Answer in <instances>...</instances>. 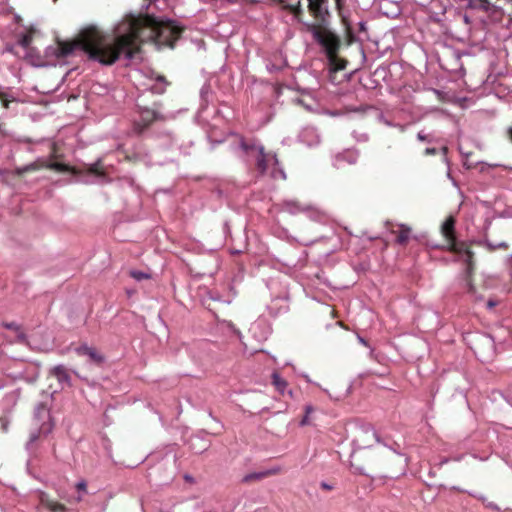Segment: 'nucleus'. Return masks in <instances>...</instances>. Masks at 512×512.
Listing matches in <instances>:
<instances>
[{
    "label": "nucleus",
    "mask_w": 512,
    "mask_h": 512,
    "mask_svg": "<svg viewBox=\"0 0 512 512\" xmlns=\"http://www.w3.org/2000/svg\"><path fill=\"white\" fill-rule=\"evenodd\" d=\"M151 3L143 4L138 14L129 13L126 21L118 27L112 42L105 41L95 29L83 30L75 42L58 41L56 46L46 48V56L65 59L76 50L85 52L89 59L102 65H112L123 55L128 61L135 59L139 48L137 42H153L174 47L183 32V27L169 18L149 14Z\"/></svg>",
    "instance_id": "f257e3e1"
},
{
    "label": "nucleus",
    "mask_w": 512,
    "mask_h": 512,
    "mask_svg": "<svg viewBox=\"0 0 512 512\" xmlns=\"http://www.w3.org/2000/svg\"><path fill=\"white\" fill-rule=\"evenodd\" d=\"M456 219L454 216H448L440 227V232L444 240L442 248L458 255L466 264L465 286L467 292L475 294V286L472 282L474 270V253L470 245L465 241H458L456 238Z\"/></svg>",
    "instance_id": "f03ea898"
},
{
    "label": "nucleus",
    "mask_w": 512,
    "mask_h": 512,
    "mask_svg": "<svg viewBox=\"0 0 512 512\" xmlns=\"http://www.w3.org/2000/svg\"><path fill=\"white\" fill-rule=\"evenodd\" d=\"M170 117L163 111L161 102L155 101L151 106L136 103L131 122V134L136 137H147L154 123L166 121Z\"/></svg>",
    "instance_id": "7ed1b4c3"
},
{
    "label": "nucleus",
    "mask_w": 512,
    "mask_h": 512,
    "mask_svg": "<svg viewBox=\"0 0 512 512\" xmlns=\"http://www.w3.org/2000/svg\"><path fill=\"white\" fill-rule=\"evenodd\" d=\"M350 43V39L343 43L339 35L324 25V19L322 18V51L327 59L328 69L331 74L346 69L348 60L341 54V51L344 47H348Z\"/></svg>",
    "instance_id": "20e7f679"
},
{
    "label": "nucleus",
    "mask_w": 512,
    "mask_h": 512,
    "mask_svg": "<svg viewBox=\"0 0 512 512\" xmlns=\"http://www.w3.org/2000/svg\"><path fill=\"white\" fill-rule=\"evenodd\" d=\"M35 419L39 424V428L30 433L29 439L25 444V450L29 454L30 457L36 455L37 451V443L41 435L47 436L54 428V423L52 421L50 410L45 403H39L35 408L34 413Z\"/></svg>",
    "instance_id": "39448f33"
},
{
    "label": "nucleus",
    "mask_w": 512,
    "mask_h": 512,
    "mask_svg": "<svg viewBox=\"0 0 512 512\" xmlns=\"http://www.w3.org/2000/svg\"><path fill=\"white\" fill-rule=\"evenodd\" d=\"M231 150L239 157L251 156L257 153L259 147H263L260 141L252 136L246 137L235 134L230 142Z\"/></svg>",
    "instance_id": "423d86ee"
},
{
    "label": "nucleus",
    "mask_w": 512,
    "mask_h": 512,
    "mask_svg": "<svg viewBox=\"0 0 512 512\" xmlns=\"http://www.w3.org/2000/svg\"><path fill=\"white\" fill-rule=\"evenodd\" d=\"M281 210L291 215L302 213L313 221H318L320 218V211L316 206L297 200H284L281 203Z\"/></svg>",
    "instance_id": "0eeeda50"
},
{
    "label": "nucleus",
    "mask_w": 512,
    "mask_h": 512,
    "mask_svg": "<svg viewBox=\"0 0 512 512\" xmlns=\"http://www.w3.org/2000/svg\"><path fill=\"white\" fill-rule=\"evenodd\" d=\"M148 478L151 482H154L155 485L162 486L169 484L173 480L174 473L168 461L162 460L149 467Z\"/></svg>",
    "instance_id": "6e6552de"
},
{
    "label": "nucleus",
    "mask_w": 512,
    "mask_h": 512,
    "mask_svg": "<svg viewBox=\"0 0 512 512\" xmlns=\"http://www.w3.org/2000/svg\"><path fill=\"white\" fill-rule=\"evenodd\" d=\"M249 331L257 341L261 342L268 338L272 329L265 318L259 317L251 324Z\"/></svg>",
    "instance_id": "1a4fd4ad"
},
{
    "label": "nucleus",
    "mask_w": 512,
    "mask_h": 512,
    "mask_svg": "<svg viewBox=\"0 0 512 512\" xmlns=\"http://www.w3.org/2000/svg\"><path fill=\"white\" fill-rule=\"evenodd\" d=\"M79 356L88 358V362L100 366L104 363L105 357L96 348L87 344H82L75 349Z\"/></svg>",
    "instance_id": "9d476101"
},
{
    "label": "nucleus",
    "mask_w": 512,
    "mask_h": 512,
    "mask_svg": "<svg viewBox=\"0 0 512 512\" xmlns=\"http://www.w3.org/2000/svg\"><path fill=\"white\" fill-rule=\"evenodd\" d=\"M209 433L201 431L198 434L191 437L189 446L195 454H201L208 450L210 447Z\"/></svg>",
    "instance_id": "9b49d317"
},
{
    "label": "nucleus",
    "mask_w": 512,
    "mask_h": 512,
    "mask_svg": "<svg viewBox=\"0 0 512 512\" xmlns=\"http://www.w3.org/2000/svg\"><path fill=\"white\" fill-rule=\"evenodd\" d=\"M319 139L318 129L315 126H306L299 135V140L308 147L317 146Z\"/></svg>",
    "instance_id": "f8f14e48"
},
{
    "label": "nucleus",
    "mask_w": 512,
    "mask_h": 512,
    "mask_svg": "<svg viewBox=\"0 0 512 512\" xmlns=\"http://www.w3.org/2000/svg\"><path fill=\"white\" fill-rule=\"evenodd\" d=\"M272 155L273 153L265 151L264 146L259 147V150L256 155V168L261 175H264L267 172L269 163L272 161Z\"/></svg>",
    "instance_id": "ddd939ff"
},
{
    "label": "nucleus",
    "mask_w": 512,
    "mask_h": 512,
    "mask_svg": "<svg viewBox=\"0 0 512 512\" xmlns=\"http://www.w3.org/2000/svg\"><path fill=\"white\" fill-rule=\"evenodd\" d=\"M314 277L315 279H307V281L303 284V289L307 296L311 297L313 300L318 302L320 301V292L317 287L318 280L320 278L319 270L314 273Z\"/></svg>",
    "instance_id": "4468645a"
},
{
    "label": "nucleus",
    "mask_w": 512,
    "mask_h": 512,
    "mask_svg": "<svg viewBox=\"0 0 512 512\" xmlns=\"http://www.w3.org/2000/svg\"><path fill=\"white\" fill-rule=\"evenodd\" d=\"M296 103L303 106L309 112L317 113L320 108V103L317 99L310 95V92H304L301 98L296 99Z\"/></svg>",
    "instance_id": "2eb2a0df"
},
{
    "label": "nucleus",
    "mask_w": 512,
    "mask_h": 512,
    "mask_svg": "<svg viewBox=\"0 0 512 512\" xmlns=\"http://www.w3.org/2000/svg\"><path fill=\"white\" fill-rule=\"evenodd\" d=\"M0 136H2L3 138L10 139L12 141L18 142V143H27V144L35 143V141L33 139H31L30 137L20 136L11 130H8L5 127V124L1 123V122H0Z\"/></svg>",
    "instance_id": "dca6fc26"
},
{
    "label": "nucleus",
    "mask_w": 512,
    "mask_h": 512,
    "mask_svg": "<svg viewBox=\"0 0 512 512\" xmlns=\"http://www.w3.org/2000/svg\"><path fill=\"white\" fill-rule=\"evenodd\" d=\"M288 298V294L284 293L282 297H277L276 299H273L271 305L268 306L269 313L272 316H277L279 314L286 313L289 310V305L287 303L278 305V302H287Z\"/></svg>",
    "instance_id": "f3484780"
},
{
    "label": "nucleus",
    "mask_w": 512,
    "mask_h": 512,
    "mask_svg": "<svg viewBox=\"0 0 512 512\" xmlns=\"http://www.w3.org/2000/svg\"><path fill=\"white\" fill-rule=\"evenodd\" d=\"M51 375H53L54 377H56V379L58 380V382L62 385L66 384L67 386H71V377L68 373V370L66 369V367L64 365H57V366H54L51 371H50Z\"/></svg>",
    "instance_id": "a211bd4d"
},
{
    "label": "nucleus",
    "mask_w": 512,
    "mask_h": 512,
    "mask_svg": "<svg viewBox=\"0 0 512 512\" xmlns=\"http://www.w3.org/2000/svg\"><path fill=\"white\" fill-rule=\"evenodd\" d=\"M45 165H46V160L43 158H38L36 161H34L32 163H29V164L21 166V167H17L15 169V174L17 176H22L25 173L37 171L41 168H44Z\"/></svg>",
    "instance_id": "6ab92c4d"
},
{
    "label": "nucleus",
    "mask_w": 512,
    "mask_h": 512,
    "mask_svg": "<svg viewBox=\"0 0 512 512\" xmlns=\"http://www.w3.org/2000/svg\"><path fill=\"white\" fill-rule=\"evenodd\" d=\"M500 0H474L471 4L474 8H479L486 12H497L500 9L498 2Z\"/></svg>",
    "instance_id": "aec40b11"
},
{
    "label": "nucleus",
    "mask_w": 512,
    "mask_h": 512,
    "mask_svg": "<svg viewBox=\"0 0 512 512\" xmlns=\"http://www.w3.org/2000/svg\"><path fill=\"white\" fill-rule=\"evenodd\" d=\"M391 233L396 234L398 244L405 246L410 239L411 228L405 224H399L398 230H391Z\"/></svg>",
    "instance_id": "412c9836"
},
{
    "label": "nucleus",
    "mask_w": 512,
    "mask_h": 512,
    "mask_svg": "<svg viewBox=\"0 0 512 512\" xmlns=\"http://www.w3.org/2000/svg\"><path fill=\"white\" fill-rule=\"evenodd\" d=\"M271 160H272L271 161V163H272L271 177L273 179L285 180L287 177L286 173H285L284 168L281 165V163L275 153H273V155L271 156Z\"/></svg>",
    "instance_id": "4be33fe9"
},
{
    "label": "nucleus",
    "mask_w": 512,
    "mask_h": 512,
    "mask_svg": "<svg viewBox=\"0 0 512 512\" xmlns=\"http://www.w3.org/2000/svg\"><path fill=\"white\" fill-rule=\"evenodd\" d=\"M325 391L328 393V395L335 399V400H340L342 398H345L348 394V391H349V386L347 383H342L340 385V387H337V388H334V387H331V388H327L325 389Z\"/></svg>",
    "instance_id": "5701e85b"
},
{
    "label": "nucleus",
    "mask_w": 512,
    "mask_h": 512,
    "mask_svg": "<svg viewBox=\"0 0 512 512\" xmlns=\"http://www.w3.org/2000/svg\"><path fill=\"white\" fill-rule=\"evenodd\" d=\"M213 92L211 85L205 83L200 89V107L206 109L209 102L212 100Z\"/></svg>",
    "instance_id": "b1692460"
},
{
    "label": "nucleus",
    "mask_w": 512,
    "mask_h": 512,
    "mask_svg": "<svg viewBox=\"0 0 512 512\" xmlns=\"http://www.w3.org/2000/svg\"><path fill=\"white\" fill-rule=\"evenodd\" d=\"M88 172L91 173L92 175L95 176V178H97V181L98 182H106L107 181V178L104 174V171H103V168H102V163L100 160L96 161L95 163L93 164H90L88 166Z\"/></svg>",
    "instance_id": "393cba45"
},
{
    "label": "nucleus",
    "mask_w": 512,
    "mask_h": 512,
    "mask_svg": "<svg viewBox=\"0 0 512 512\" xmlns=\"http://www.w3.org/2000/svg\"><path fill=\"white\" fill-rule=\"evenodd\" d=\"M303 29L312 35L313 40L320 44V24L318 23H303Z\"/></svg>",
    "instance_id": "a878e982"
},
{
    "label": "nucleus",
    "mask_w": 512,
    "mask_h": 512,
    "mask_svg": "<svg viewBox=\"0 0 512 512\" xmlns=\"http://www.w3.org/2000/svg\"><path fill=\"white\" fill-rule=\"evenodd\" d=\"M273 472L271 470H265V471H259V472H252V473H249V474H246L243 479H242V482L244 483H250V482H253V481H259V480H262L264 479L265 477L271 475Z\"/></svg>",
    "instance_id": "bb28decb"
},
{
    "label": "nucleus",
    "mask_w": 512,
    "mask_h": 512,
    "mask_svg": "<svg viewBox=\"0 0 512 512\" xmlns=\"http://www.w3.org/2000/svg\"><path fill=\"white\" fill-rule=\"evenodd\" d=\"M168 82L166 81L164 76H158L156 79V83L151 87L152 93L155 94H163L166 90V86Z\"/></svg>",
    "instance_id": "cd10ccee"
},
{
    "label": "nucleus",
    "mask_w": 512,
    "mask_h": 512,
    "mask_svg": "<svg viewBox=\"0 0 512 512\" xmlns=\"http://www.w3.org/2000/svg\"><path fill=\"white\" fill-rule=\"evenodd\" d=\"M0 101L2 106L6 109L9 108V103L16 101V98L10 93L9 89L5 90L0 86Z\"/></svg>",
    "instance_id": "c85d7f7f"
},
{
    "label": "nucleus",
    "mask_w": 512,
    "mask_h": 512,
    "mask_svg": "<svg viewBox=\"0 0 512 512\" xmlns=\"http://www.w3.org/2000/svg\"><path fill=\"white\" fill-rule=\"evenodd\" d=\"M272 383L280 393H284L287 382L276 372L272 374Z\"/></svg>",
    "instance_id": "c756f323"
},
{
    "label": "nucleus",
    "mask_w": 512,
    "mask_h": 512,
    "mask_svg": "<svg viewBox=\"0 0 512 512\" xmlns=\"http://www.w3.org/2000/svg\"><path fill=\"white\" fill-rule=\"evenodd\" d=\"M308 8L317 20L320 17V0H308Z\"/></svg>",
    "instance_id": "7c9ffc66"
},
{
    "label": "nucleus",
    "mask_w": 512,
    "mask_h": 512,
    "mask_svg": "<svg viewBox=\"0 0 512 512\" xmlns=\"http://www.w3.org/2000/svg\"><path fill=\"white\" fill-rule=\"evenodd\" d=\"M31 42H32V36L27 33L20 34L18 37V40H17V44L24 49L29 48Z\"/></svg>",
    "instance_id": "2f4dec72"
},
{
    "label": "nucleus",
    "mask_w": 512,
    "mask_h": 512,
    "mask_svg": "<svg viewBox=\"0 0 512 512\" xmlns=\"http://www.w3.org/2000/svg\"><path fill=\"white\" fill-rule=\"evenodd\" d=\"M44 168H49L51 170H55V171H59V172L66 171L65 164L59 163V162L47 161V160H46V165L44 166Z\"/></svg>",
    "instance_id": "473e14b6"
},
{
    "label": "nucleus",
    "mask_w": 512,
    "mask_h": 512,
    "mask_svg": "<svg viewBox=\"0 0 512 512\" xmlns=\"http://www.w3.org/2000/svg\"><path fill=\"white\" fill-rule=\"evenodd\" d=\"M76 489L79 493L77 497H76V501L77 502H80L82 500V494H86L87 493V483L85 480H81L79 481L77 484H76Z\"/></svg>",
    "instance_id": "72a5a7b5"
},
{
    "label": "nucleus",
    "mask_w": 512,
    "mask_h": 512,
    "mask_svg": "<svg viewBox=\"0 0 512 512\" xmlns=\"http://www.w3.org/2000/svg\"><path fill=\"white\" fill-rule=\"evenodd\" d=\"M313 411H314V408H313L312 405H306L305 406V414H304L303 418L300 421V426H305V425H309L310 424L309 415Z\"/></svg>",
    "instance_id": "f704fd0d"
},
{
    "label": "nucleus",
    "mask_w": 512,
    "mask_h": 512,
    "mask_svg": "<svg viewBox=\"0 0 512 512\" xmlns=\"http://www.w3.org/2000/svg\"><path fill=\"white\" fill-rule=\"evenodd\" d=\"M131 276L136 279L137 281H141L143 279H148L149 275L142 271H132Z\"/></svg>",
    "instance_id": "c9c22d12"
},
{
    "label": "nucleus",
    "mask_w": 512,
    "mask_h": 512,
    "mask_svg": "<svg viewBox=\"0 0 512 512\" xmlns=\"http://www.w3.org/2000/svg\"><path fill=\"white\" fill-rule=\"evenodd\" d=\"M48 507L53 512H65V507L59 503L50 502Z\"/></svg>",
    "instance_id": "e433bc0d"
},
{
    "label": "nucleus",
    "mask_w": 512,
    "mask_h": 512,
    "mask_svg": "<svg viewBox=\"0 0 512 512\" xmlns=\"http://www.w3.org/2000/svg\"><path fill=\"white\" fill-rule=\"evenodd\" d=\"M3 326L8 329V330H13V331H18L19 330V325L16 323V322H8V323H4Z\"/></svg>",
    "instance_id": "4c0bfd02"
},
{
    "label": "nucleus",
    "mask_w": 512,
    "mask_h": 512,
    "mask_svg": "<svg viewBox=\"0 0 512 512\" xmlns=\"http://www.w3.org/2000/svg\"><path fill=\"white\" fill-rule=\"evenodd\" d=\"M417 138H418V140H420V141L431 142V137H430V135H428V134H424L423 132H419V133L417 134Z\"/></svg>",
    "instance_id": "58836bf2"
},
{
    "label": "nucleus",
    "mask_w": 512,
    "mask_h": 512,
    "mask_svg": "<svg viewBox=\"0 0 512 512\" xmlns=\"http://www.w3.org/2000/svg\"><path fill=\"white\" fill-rule=\"evenodd\" d=\"M163 135L167 138L169 145L172 146L175 142V137H174L173 133L165 132Z\"/></svg>",
    "instance_id": "ea45409f"
},
{
    "label": "nucleus",
    "mask_w": 512,
    "mask_h": 512,
    "mask_svg": "<svg viewBox=\"0 0 512 512\" xmlns=\"http://www.w3.org/2000/svg\"><path fill=\"white\" fill-rule=\"evenodd\" d=\"M326 310L331 315L332 318L336 317L337 312L332 306L326 305Z\"/></svg>",
    "instance_id": "a19ab883"
},
{
    "label": "nucleus",
    "mask_w": 512,
    "mask_h": 512,
    "mask_svg": "<svg viewBox=\"0 0 512 512\" xmlns=\"http://www.w3.org/2000/svg\"><path fill=\"white\" fill-rule=\"evenodd\" d=\"M424 154L425 155H436L437 150H436V148H426L424 151Z\"/></svg>",
    "instance_id": "79ce46f5"
},
{
    "label": "nucleus",
    "mask_w": 512,
    "mask_h": 512,
    "mask_svg": "<svg viewBox=\"0 0 512 512\" xmlns=\"http://www.w3.org/2000/svg\"><path fill=\"white\" fill-rule=\"evenodd\" d=\"M507 137L512 142V126L507 129Z\"/></svg>",
    "instance_id": "37998d69"
},
{
    "label": "nucleus",
    "mask_w": 512,
    "mask_h": 512,
    "mask_svg": "<svg viewBox=\"0 0 512 512\" xmlns=\"http://www.w3.org/2000/svg\"><path fill=\"white\" fill-rule=\"evenodd\" d=\"M25 339H26V335L24 333L18 334V340L19 341H24Z\"/></svg>",
    "instance_id": "c03bdc74"
},
{
    "label": "nucleus",
    "mask_w": 512,
    "mask_h": 512,
    "mask_svg": "<svg viewBox=\"0 0 512 512\" xmlns=\"http://www.w3.org/2000/svg\"><path fill=\"white\" fill-rule=\"evenodd\" d=\"M268 69L270 71H277L279 68L276 65L272 64L271 66H268Z\"/></svg>",
    "instance_id": "a18cd8bd"
},
{
    "label": "nucleus",
    "mask_w": 512,
    "mask_h": 512,
    "mask_svg": "<svg viewBox=\"0 0 512 512\" xmlns=\"http://www.w3.org/2000/svg\"><path fill=\"white\" fill-rule=\"evenodd\" d=\"M184 478H185V480H186V481H189V482H192V481H193V477H192V476H190V475H185V477H184Z\"/></svg>",
    "instance_id": "49530a36"
},
{
    "label": "nucleus",
    "mask_w": 512,
    "mask_h": 512,
    "mask_svg": "<svg viewBox=\"0 0 512 512\" xmlns=\"http://www.w3.org/2000/svg\"><path fill=\"white\" fill-rule=\"evenodd\" d=\"M322 488H325V489H331V487H330V486H328V485H326V484H324V483H322Z\"/></svg>",
    "instance_id": "de8ad7c7"
},
{
    "label": "nucleus",
    "mask_w": 512,
    "mask_h": 512,
    "mask_svg": "<svg viewBox=\"0 0 512 512\" xmlns=\"http://www.w3.org/2000/svg\"><path fill=\"white\" fill-rule=\"evenodd\" d=\"M7 51H9V52L13 53V52H14V49H13V47H7Z\"/></svg>",
    "instance_id": "09e8293b"
},
{
    "label": "nucleus",
    "mask_w": 512,
    "mask_h": 512,
    "mask_svg": "<svg viewBox=\"0 0 512 512\" xmlns=\"http://www.w3.org/2000/svg\"><path fill=\"white\" fill-rule=\"evenodd\" d=\"M7 51H9V52L13 53V52H14V49H13V47H7Z\"/></svg>",
    "instance_id": "8fccbe9b"
},
{
    "label": "nucleus",
    "mask_w": 512,
    "mask_h": 512,
    "mask_svg": "<svg viewBox=\"0 0 512 512\" xmlns=\"http://www.w3.org/2000/svg\"><path fill=\"white\" fill-rule=\"evenodd\" d=\"M488 304H489V306H491V307H492V306H494V303H493V302H491V301H490Z\"/></svg>",
    "instance_id": "3c124183"
},
{
    "label": "nucleus",
    "mask_w": 512,
    "mask_h": 512,
    "mask_svg": "<svg viewBox=\"0 0 512 512\" xmlns=\"http://www.w3.org/2000/svg\"><path fill=\"white\" fill-rule=\"evenodd\" d=\"M337 324L343 326V323L341 321H338Z\"/></svg>",
    "instance_id": "603ef678"
},
{
    "label": "nucleus",
    "mask_w": 512,
    "mask_h": 512,
    "mask_svg": "<svg viewBox=\"0 0 512 512\" xmlns=\"http://www.w3.org/2000/svg\"><path fill=\"white\" fill-rule=\"evenodd\" d=\"M3 429L6 431L7 430V425H3Z\"/></svg>",
    "instance_id": "864d4df0"
}]
</instances>
